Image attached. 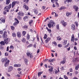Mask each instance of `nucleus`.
Returning <instances> with one entry per match:
<instances>
[{
  "label": "nucleus",
  "instance_id": "obj_53",
  "mask_svg": "<svg viewBox=\"0 0 79 79\" xmlns=\"http://www.w3.org/2000/svg\"><path fill=\"white\" fill-rule=\"evenodd\" d=\"M58 46L59 47H62V45L61 44H58Z\"/></svg>",
  "mask_w": 79,
  "mask_h": 79
},
{
  "label": "nucleus",
  "instance_id": "obj_64",
  "mask_svg": "<svg viewBox=\"0 0 79 79\" xmlns=\"http://www.w3.org/2000/svg\"><path fill=\"white\" fill-rule=\"evenodd\" d=\"M19 74L20 75H21V72H19Z\"/></svg>",
  "mask_w": 79,
  "mask_h": 79
},
{
  "label": "nucleus",
  "instance_id": "obj_33",
  "mask_svg": "<svg viewBox=\"0 0 79 79\" xmlns=\"http://www.w3.org/2000/svg\"><path fill=\"white\" fill-rule=\"evenodd\" d=\"M0 20L2 22H3V23H5V20H3V18H1V19H0Z\"/></svg>",
  "mask_w": 79,
  "mask_h": 79
},
{
  "label": "nucleus",
  "instance_id": "obj_56",
  "mask_svg": "<svg viewBox=\"0 0 79 79\" xmlns=\"http://www.w3.org/2000/svg\"><path fill=\"white\" fill-rule=\"evenodd\" d=\"M69 44H68L67 45L65 46L64 47L65 48H66L68 47V46H69Z\"/></svg>",
  "mask_w": 79,
  "mask_h": 79
},
{
  "label": "nucleus",
  "instance_id": "obj_45",
  "mask_svg": "<svg viewBox=\"0 0 79 79\" xmlns=\"http://www.w3.org/2000/svg\"><path fill=\"white\" fill-rule=\"evenodd\" d=\"M24 2H26V3H28L29 0H23Z\"/></svg>",
  "mask_w": 79,
  "mask_h": 79
},
{
  "label": "nucleus",
  "instance_id": "obj_46",
  "mask_svg": "<svg viewBox=\"0 0 79 79\" xmlns=\"http://www.w3.org/2000/svg\"><path fill=\"white\" fill-rule=\"evenodd\" d=\"M47 35H45L44 36V39H47Z\"/></svg>",
  "mask_w": 79,
  "mask_h": 79
},
{
  "label": "nucleus",
  "instance_id": "obj_61",
  "mask_svg": "<svg viewBox=\"0 0 79 79\" xmlns=\"http://www.w3.org/2000/svg\"><path fill=\"white\" fill-rule=\"evenodd\" d=\"M56 28L57 29H59V25H57L56 26Z\"/></svg>",
  "mask_w": 79,
  "mask_h": 79
},
{
  "label": "nucleus",
  "instance_id": "obj_7",
  "mask_svg": "<svg viewBox=\"0 0 79 79\" xmlns=\"http://www.w3.org/2000/svg\"><path fill=\"white\" fill-rule=\"evenodd\" d=\"M3 38H6L7 37V35H6V31H4L2 36Z\"/></svg>",
  "mask_w": 79,
  "mask_h": 79
},
{
  "label": "nucleus",
  "instance_id": "obj_17",
  "mask_svg": "<svg viewBox=\"0 0 79 79\" xmlns=\"http://www.w3.org/2000/svg\"><path fill=\"white\" fill-rule=\"evenodd\" d=\"M23 7L26 9L27 10H29V7H28L26 5H24Z\"/></svg>",
  "mask_w": 79,
  "mask_h": 79
},
{
  "label": "nucleus",
  "instance_id": "obj_34",
  "mask_svg": "<svg viewBox=\"0 0 79 79\" xmlns=\"http://www.w3.org/2000/svg\"><path fill=\"white\" fill-rule=\"evenodd\" d=\"M33 46V45L32 44H30L28 46H27V48H30V47H31Z\"/></svg>",
  "mask_w": 79,
  "mask_h": 79
},
{
  "label": "nucleus",
  "instance_id": "obj_6",
  "mask_svg": "<svg viewBox=\"0 0 79 79\" xmlns=\"http://www.w3.org/2000/svg\"><path fill=\"white\" fill-rule=\"evenodd\" d=\"M3 38H6L7 37V35H6V31H4L2 36Z\"/></svg>",
  "mask_w": 79,
  "mask_h": 79
},
{
  "label": "nucleus",
  "instance_id": "obj_8",
  "mask_svg": "<svg viewBox=\"0 0 79 79\" xmlns=\"http://www.w3.org/2000/svg\"><path fill=\"white\" fill-rule=\"evenodd\" d=\"M61 23L63 25V26L65 27L67 25V23L66 22H64V20H62L61 21Z\"/></svg>",
  "mask_w": 79,
  "mask_h": 79
},
{
  "label": "nucleus",
  "instance_id": "obj_48",
  "mask_svg": "<svg viewBox=\"0 0 79 79\" xmlns=\"http://www.w3.org/2000/svg\"><path fill=\"white\" fill-rule=\"evenodd\" d=\"M67 3H70V2H72V0H67Z\"/></svg>",
  "mask_w": 79,
  "mask_h": 79
},
{
  "label": "nucleus",
  "instance_id": "obj_21",
  "mask_svg": "<svg viewBox=\"0 0 79 79\" xmlns=\"http://www.w3.org/2000/svg\"><path fill=\"white\" fill-rule=\"evenodd\" d=\"M10 3V0H6V5L9 4V3Z\"/></svg>",
  "mask_w": 79,
  "mask_h": 79
},
{
  "label": "nucleus",
  "instance_id": "obj_39",
  "mask_svg": "<svg viewBox=\"0 0 79 79\" xmlns=\"http://www.w3.org/2000/svg\"><path fill=\"white\" fill-rule=\"evenodd\" d=\"M30 39V35H29L28 34L27 35V40H29Z\"/></svg>",
  "mask_w": 79,
  "mask_h": 79
},
{
  "label": "nucleus",
  "instance_id": "obj_44",
  "mask_svg": "<svg viewBox=\"0 0 79 79\" xmlns=\"http://www.w3.org/2000/svg\"><path fill=\"white\" fill-rule=\"evenodd\" d=\"M23 27L24 29H27V26H24Z\"/></svg>",
  "mask_w": 79,
  "mask_h": 79
},
{
  "label": "nucleus",
  "instance_id": "obj_23",
  "mask_svg": "<svg viewBox=\"0 0 79 79\" xmlns=\"http://www.w3.org/2000/svg\"><path fill=\"white\" fill-rule=\"evenodd\" d=\"M24 62L25 64H27V62H28V60L27 59L25 58L24 59Z\"/></svg>",
  "mask_w": 79,
  "mask_h": 79
},
{
  "label": "nucleus",
  "instance_id": "obj_28",
  "mask_svg": "<svg viewBox=\"0 0 79 79\" xmlns=\"http://www.w3.org/2000/svg\"><path fill=\"white\" fill-rule=\"evenodd\" d=\"M22 41L23 42V43H25V42H26V39L25 38H22Z\"/></svg>",
  "mask_w": 79,
  "mask_h": 79
},
{
  "label": "nucleus",
  "instance_id": "obj_35",
  "mask_svg": "<svg viewBox=\"0 0 79 79\" xmlns=\"http://www.w3.org/2000/svg\"><path fill=\"white\" fill-rule=\"evenodd\" d=\"M65 8H66L64 7H61L59 9V10H63V9H65Z\"/></svg>",
  "mask_w": 79,
  "mask_h": 79
},
{
  "label": "nucleus",
  "instance_id": "obj_15",
  "mask_svg": "<svg viewBox=\"0 0 79 79\" xmlns=\"http://www.w3.org/2000/svg\"><path fill=\"white\" fill-rule=\"evenodd\" d=\"M9 70L8 72H10V71H12L13 70V67L12 66H9Z\"/></svg>",
  "mask_w": 79,
  "mask_h": 79
},
{
  "label": "nucleus",
  "instance_id": "obj_11",
  "mask_svg": "<svg viewBox=\"0 0 79 79\" xmlns=\"http://www.w3.org/2000/svg\"><path fill=\"white\" fill-rule=\"evenodd\" d=\"M50 23L52 25V27H53L55 26V22H53V21L52 20L50 21Z\"/></svg>",
  "mask_w": 79,
  "mask_h": 79
},
{
  "label": "nucleus",
  "instance_id": "obj_27",
  "mask_svg": "<svg viewBox=\"0 0 79 79\" xmlns=\"http://www.w3.org/2000/svg\"><path fill=\"white\" fill-rule=\"evenodd\" d=\"M34 12L35 14L36 15H37V13H38V10L35 9L34 10Z\"/></svg>",
  "mask_w": 79,
  "mask_h": 79
},
{
  "label": "nucleus",
  "instance_id": "obj_63",
  "mask_svg": "<svg viewBox=\"0 0 79 79\" xmlns=\"http://www.w3.org/2000/svg\"><path fill=\"white\" fill-rule=\"evenodd\" d=\"M21 66V64H19L17 65V67H20Z\"/></svg>",
  "mask_w": 79,
  "mask_h": 79
},
{
  "label": "nucleus",
  "instance_id": "obj_47",
  "mask_svg": "<svg viewBox=\"0 0 79 79\" xmlns=\"http://www.w3.org/2000/svg\"><path fill=\"white\" fill-rule=\"evenodd\" d=\"M49 71H53V67H51L50 69H49Z\"/></svg>",
  "mask_w": 79,
  "mask_h": 79
},
{
  "label": "nucleus",
  "instance_id": "obj_41",
  "mask_svg": "<svg viewBox=\"0 0 79 79\" xmlns=\"http://www.w3.org/2000/svg\"><path fill=\"white\" fill-rule=\"evenodd\" d=\"M54 72L56 74H58V72L56 70H55Z\"/></svg>",
  "mask_w": 79,
  "mask_h": 79
},
{
  "label": "nucleus",
  "instance_id": "obj_31",
  "mask_svg": "<svg viewBox=\"0 0 79 79\" xmlns=\"http://www.w3.org/2000/svg\"><path fill=\"white\" fill-rule=\"evenodd\" d=\"M67 40H64V44H63V45H65L67 43Z\"/></svg>",
  "mask_w": 79,
  "mask_h": 79
},
{
  "label": "nucleus",
  "instance_id": "obj_4",
  "mask_svg": "<svg viewBox=\"0 0 79 79\" xmlns=\"http://www.w3.org/2000/svg\"><path fill=\"white\" fill-rule=\"evenodd\" d=\"M15 22L14 24V26H17V24H18L19 23V21L17 19H15Z\"/></svg>",
  "mask_w": 79,
  "mask_h": 79
},
{
  "label": "nucleus",
  "instance_id": "obj_18",
  "mask_svg": "<svg viewBox=\"0 0 79 79\" xmlns=\"http://www.w3.org/2000/svg\"><path fill=\"white\" fill-rule=\"evenodd\" d=\"M0 44H1V45H5V43L3 41H2L0 42Z\"/></svg>",
  "mask_w": 79,
  "mask_h": 79
},
{
  "label": "nucleus",
  "instance_id": "obj_60",
  "mask_svg": "<svg viewBox=\"0 0 79 79\" xmlns=\"http://www.w3.org/2000/svg\"><path fill=\"white\" fill-rule=\"evenodd\" d=\"M78 73H79L78 72V71H75V73L76 74H78Z\"/></svg>",
  "mask_w": 79,
  "mask_h": 79
},
{
  "label": "nucleus",
  "instance_id": "obj_50",
  "mask_svg": "<svg viewBox=\"0 0 79 79\" xmlns=\"http://www.w3.org/2000/svg\"><path fill=\"white\" fill-rule=\"evenodd\" d=\"M64 63H65V60H63L61 62V63H62V64H64Z\"/></svg>",
  "mask_w": 79,
  "mask_h": 79
},
{
  "label": "nucleus",
  "instance_id": "obj_14",
  "mask_svg": "<svg viewBox=\"0 0 79 79\" xmlns=\"http://www.w3.org/2000/svg\"><path fill=\"white\" fill-rule=\"evenodd\" d=\"M76 28V27H75V25L73 24L71 25V29L72 30H75V29Z\"/></svg>",
  "mask_w": 79,
  "mask_h": 79
},
{
  "label": "nucleus",
  "instance_id": "obj_40",
  "mask_svg": "<svg viewBox=\"0 0 79 79\" xmlns=\"http://www.w3.org/2000/svg\"><path fill=\"white\" fill-rule=\"evenodd\" d=\"M48 61L50 63H52V62H53V59H50L48 60Z\"/></svg>",
  "mask_w": 79,
  "mask_h": 79
},
{
  "label": "nucleus",
  "instance_id": "obj_12",
  "mask_svg": "<svg viewBox=\"0 0 79 79\" xmlns=\"http://www.w3.org/2000/svg\"><path fill=\"white\" fill-rule=\"evenodd\" d=\"M73 8L76 11H77L78 10V7L76 6H73Z\"/></svg>",
  "mask_w": 79,
  "mask_h": 79
},
{
  "label": "nucleus",
  "instance_id": "obj_2",
  "mask_svg": "<svg viewBox=\"0 0 79 79\" xmlns=\"http://www.w3.org/2000/svg\"><path fill=\"white\" fill-rule=\"evenodd\" d=\"M11 8V4H10L8 6L5 7H4V10L5 11H6L7 12H8Z\"/></svg>",
  "mask_w": 79,
  "mask_h": 79
},
{
  "label": "nucleus",
  "instance_id": "obj_57",
  "mask_svg": "<svg viewBox=\"0 0 79 79\" xmlns=\"http://www.w3.org/2000/svg\"><path fill=\"white\" fill-rule=\"evenodd\" d=\"M64 78H65V79H68V77L66 76V75H64Z\"/></svg>",
  "mask_w": 79,
  "mask_h": 79
},
{
  "label": "nucleus",
  "instance_id": "obj_51",
  "mask_svg": "<svg viewBox=\"0 0 79 79\" xmlns=\"http://www.w3.org/2000/svg\"><path fill=\"white\" fill-rule=\"evenodd\" d=\"M69 71L70 73L73 72V69H72L71 68L70 69H69Z\"/></svg>",
  "mask_w": 79,
  "mask_h": 79
},
{
  "label": "nucleus",
  "instance_id": "obj_42",
  "mask_svg": "<svg viewBox=\"0 0 79 79\" xmlns=\"http://www.w3.org/2000/svg\"><path fill=\"white\" fill-rule=\"evenodd\" d=\"M17 18L18 19H21V16H20L18 15L17 16Z\"/></svg>",
  "mask_w": 79,
  "mask_h": 79
},
{
  "label": "nucleus",
  "instance_id": "obj_24",
  "mask_svg": "<svg viewBox=\"0 0 79 79\" xmlns=\"http://www.w3.org/2000/svg\"><path fill=\"white\" fill-rule=\"evenodd\" d=\"M23 19L25 21H27V16H26L24 17L23 18Z\"/></svg>",
  "mask_w": 79,
  "mask_h": 79
},
{
  "label": "nucleus",
  "instance_id": "obj_19",
  "mask_svg": "<svg viewBox=\"0 0 79 79\" xmlns=\"http://www.w3.org/2000/svg\"><path fill=\"white\" fill-rule=\"evenodd\" d=\"M48 26L49 28H51L52 26V25L50 23H49L48 24Z\"/></svg>",
  "mask_w": 79,
  "mask_h": 79
},
{
  "label": "nucleus",
  "instance_id": "obj_43",
  "mask_svg": "<svg viewBox=\"0 0 79 79\" xmlns=\"http://www.w3.org/2000/svg\"><path fill=\"white\" fill-rule=\"evenodd\" d=\"M57 40H61V38H60V36H58L57 37Z\"/></svg>",
  "mask_w": 79,
  "mask_h": 79
},
{
  "label": "nucleus",
  "instance_id": "obj_55",
  "mask_svg": "<svg viewBox=\"0 0 79 79\" xmlns=\"http://www.w3.org/2000/svg\"><path fill=\"white\" fill-rule=\"evenodd\" d=\"M34 39H35V38H31V41H33V42H34Z\"/></svg>",
  "mask_w": 79,
  "mask_h": 79
},
{
  "label": "nucleus",
  "instance_id": "obj_36",
  "mask_svg": "<svg viewBox=\"0 0 79 79\" xmlns=\"http://www.w3.org/2000/svg\"><path fill=\"white\" fill-rule=\"evenodd\" d=\"M42 73L41 72H39L38 74V76H40V75L42 74Z\"/></svg>",
  "mask_w": 79,
  "mask_h": 79
},
{
  "label": "nucleus",
  "instance_id": "obj_59",
  "mask_svg": "<svg viewBox=\"0 0 79 79\" xmlns=\"http://www.w3.org/2000/svg\"><path fill=\"white\" fill-rule=\"evenodd\" d=\"M5 56H8V53H7V52H6L5 53Z\"/></svg>",
  "mask_w": 79,
  "mask_h": 79
},
{
  "label": "nucleus",
  "instance_id": "obj_37",
  "mask_svg": "<svg viewBox=\"0 0 79 79\" xmlns=\"http://www.w3.org/2000/svg\"><path fill=\"white\" fill-rule=\"evenodd\" d=\"M10 27H11V29L12 30H15V27L13 26H11Z\"/></svg>",
  "mask_w": 79,
  "mask_h": 79
},
{
  "label": "nucleus",
  "instance_id": "obj_9",
  "mask_svg": "<svg viewBox=\"0 0 79 79\" xmlns=\"http://www.w3.org/2000/svg\"><path fill=\"white\" fill-rule=\"evenodd\" d=\"M17 36L18 37L20 38L21 37V33L19 32H18L17 33Z\"/></svg>",
  "mask_w": 79,
  "mask_h": 79
},
{
  "label": "nucleus",
  "instance_id": "obj_25",
  "mask_svg": "<svg viewBox=\"0 0 79 79\" xmlns=\"http://www.w3.org/2000/svg\"><path fill=\"white\" fill-rule=\"evenodd\" d=\"M29 23L30 25V26H31V25H32V23H33V21L32 20H30Z\"/></svg>",
  "mask_w": 79,
  "mask_h": 79
},
{
  "label": "nucleus",
  "instance_id": "obj_29",
  "mask_svg": "<svg viewBox=\"0 0 79 79\" xmlns=\"http://www.w3.org/2000/svg\"><path fill=\"white\" fill-rule=\"evenodd\" d=\"M79 68V64H78L76 66L75 68V69L76 70H77Z\"/></svg>",
  "mask_w": 79,
  "mask_h": 79
},
{
  "label": "nucleus",
  "instance_id": "obj_52",
  "mask_svg": "<svg viewBox=\"0 0 79 79\" xmlns=\"http://www.w3.org/2000/svg\"><path fill=\"white\" fill-rule=\"evenodd\" d=\"M20 76H21L20 75H19V74H18L17 75H16V77H20Z\"/></svg>",
  "mask_w": 79,
  "mask_h": 79
},
{
  "label": "nucleus",
  "instance_id": "obj_10",
  "mask_svg": "<svg viewBox=\"0 0 79 79\" xmlns=\"http://www.w3.org/2000/svg\"><path fill=\"white\" fill-rule=\"evenodd\" d=\"M18 16H23L24 15V13H23L22 12H19L18 14Z\"/></svg>",
  "mask_w": 79,
  "mask_h": 79
},
{
  "label": "nucleus",
  "instance_id": "obj_62",
  "mask_svg": "<svg viewBox=\"0 0 79 79\" xmlns=\"http://www.w3.org/2000/svg\"><path fill=\"white\" fill-rule=\"evenodd\" d=\"M3 48H4L3 47H1L0 49L1 50H3Z\"/></svg>",
  "mask_w": 79,
  "mask_h": 79
},
{
  "label": "nucleus",
  "instance_id": "obj_20",
  "mask_svg": "<svg viewBox=\"0 0 79 79\" xmlns=\"http://www.w3.org/2000/svg\"><path fill=\"white\" fill-rule=\"evenodd\" d=\"M50 40V38H47V39L45 40L46 41V43L47 44V43H48V42H49V41Z\"/></svg>",
  "mask_w": 79,
  "mask_h": 79
},
{
  "label": "nucleus",
  "instance_id": "obj_3",
  "mask_svg": "<svg viewBox=\"0 0 79 79\" xmlns=\"http://www.w3.org/2000/svg\"><path fill=\"white\" fill-rule=\"evenodd\" d=\"M27 56L28 58H32L33 56H32V54L31 53L28 52L27 53Z\"/></svg>",
  "mask_w": 79,
  "mask_h": 79
},
{
  "label": "nucleus",
  "instance_id": "obj_13",
  "mask_svg": "<svg viewBox=\"0 0 79 79\" xmlns=\"http://www.w3.org/2000/svg\"><path fill=\"white\" fill-rule=\"evenodd\" d=\"M16 1H14V2H13L12 3V8H13L14 6H15V5H16Z\"/></svg>",
  "mask_w": 79,
  "mask_h": 79
},
{
  "label": "nucleus",
  "instance_id": "obj_58",
  "mask_svg": "<svg viewBox=\"0 0 79 79\" xmlns=\"http://www.w3.org/2000/svg\"><path fill=\"white\" fill-rule=\"evenodd\" d=\"M14 67H18V65L17 64H14Z\"/></svg>",
  "mask_w": 79,
  "mask_h": 79
},
{
  "label": "nucleus",
  "instance_id": "obj_16",
  "mask_svg": "<svg viewBox=\"0 0 79 79\" xmlns=\"http://www.w3.org/2000/svg\"><path fill=\"white\" fill-rule=\"evenodd\" d=\"M74 35H73L71 37V41L74 42Z\"/></svg>",
  "mask_w": 79,
  "mask_h": 79
},
{
  "label": "nucleus",
  "instance_id": "obj_5",
  "mask_svg": "<svg viewBox=\"0 0 79 79\" xmlns=\"http://www.w3.org/2000/svg\"><path fill=\"white\" fill-rule=\"evenodd\" d=\"M9 41H10V39L8 38H7L4 40V42H5L6 44H8Z\"/></svg>",
  "mask_w": 79,
  "mask_h": 79
},
{
  "label": "nucleus",
  "instance_id": "obj_38",
  "mask_svg": "<svg viewBox=\"0 0 79 79\" xmlns=\"http://www.w3.org/2000/svg\"><path fill=\"white\" fill-rule=\"evenodd\" d=\"M75 24H76V26L77 27L78 26V23H77V21H76L75 22Z\"/></svg>",
  "mask_w": 79,
  "mask_h": 79
},
{
  "label": "nucleus",
  "instance_id": "obj_32",
  "mask_svg": "<svg viewBox=\"0 0 79 79\" xmlns=\"http://www.w3.org/2000/svg\"><path fill=\"white\" fill-rule=\"evenodd\" d=\"M23 35V36H24L25 35H26V31H24L22 32Z\"/></svg>",
  "mask_w": 79,
  "mask_h": 79
},
{
  "label": "nucleus",
  "instance_id": "obj_22",
  "mask_svg": "<svg viewBox=\"0 0 79 79\" xmlns=\"http://www.w3.org/2000/svg\"><path fill=\"white\" fill-rule=\"evenodd\" d=\"M71 13H67L66 14V15L67 16H68V17L69 16H70V15H71Z\"/></svg>",
  "mask_w": 79,
  "mask_h": 79
},
{
  "label": "nucleus",
  "instance_id": "obj_30",
  "mask_svg": "<svg viewBox=\"0 0 79 79\" xmlns=\"http://www.w3.org/2000/svg\"><path fill=\"white\" fill-rule=\"evenodd\" d=\"M9 48L10 49H12V50H13V49H14V47L13 46L11 45L10 46Z\"/></svg>",
  "mask_w": 79,
  "mask_h": 79
},
{
  "label": "nucleus",
  "instance_id": "obj_54",
  "mask_svg": "<svg viewBox=\"0 0 79 79\" xmlns=\"http://www.w3.org/2000/svg\"><path fill=\"white\" fill-rule=\"evenodd\" d=\"M56 4L57 6H59V4H58V2H56Z\"/></svg>",
  "mask_w": 79,
  "mask_h": 79
},
{
  "label": "nucleus",
  "instance_id": "obj_26",
  "mask_svg": "<svg viewBox=\"0 0 79 79\" xmlns=\"http://www.w3.org/2000/svg\"><path fill=\"white\" fill-rule=\"evenodd\" d=\"M12 35L13 37H16V33H13Z\"/></svg>",
  "mask_w": 79,
  "mask_h": 79
},
{
  "label": "nucleus",
  "instance_id": "obj_1",
  "mask_svg": "<svg viewBox=\"0 0 79 79\" xmlns=\"http://www.w3.org/2000/svg\"><path fill=\"white\" fill-rule=\"evenodd\" d=\"M1 61L2 62H6V63L4 64L5 67H7L8 65H9V63H10V60H9L8 59V58H6L5 59L3 58L2 59Z\"/></svg>",
  "mask_w": 79,
  "mask_h": 79
},
{
  "label": "nucleus",
  "instance_id": "obj_49",
  "mask_svg": "<svg viewBox=\"0 0 79 79\" xmlns=\"http://www.w3.org/2000/svg\"><path fill=\"white\" fill-rule=\"evenodd\" d=\"M53 44H54V45H56V46L57 45V44L55 42H53Z\"/></svg>",
  "mask_w": 79,
  "mask_h": 79
}]
</instances>
